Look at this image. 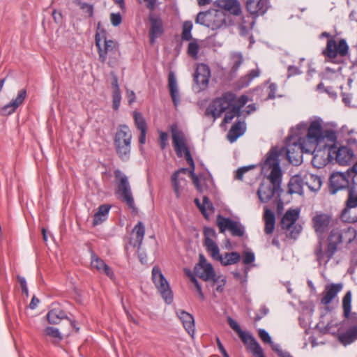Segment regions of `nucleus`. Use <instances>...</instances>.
I'll return each mask as SVG.
<instances>
[{
    "label": "nucleus",
    "mask_w": 357,
    "mask_h": 357,
    "mask_svg": "<svg viewBox=\"0 0 357 357\" xmlns=\"http://www.w3.org/2000/svg\"><path fill=\"white\" fill-rule=\"evenodd\" d=\"M44 333L45 335L52 337L53 339L54 343H58L63 339V337L59 329L54 327L48 326L45 328L44 330Z\"/></svg>",
    "instance_id": "obj_45"
},
{
    "label": "nucleus",
    "mask_w": 357,
    "mask_h": 357,
    "mask_svg": "<svg viewBox=\"0 0 357 357\" xmlns=\"http://www.w3.org/2000/svg\"><path fill=\"white\" fill-rule=\"evenodd\" d=\"M195 202L205 218H208V216L213 213L214 208L213 204L206 196L203 197L202 204L198 199H195Z\"/></svg>",
    "instance_id": "obj_42"
},
{
    "label": "nucleus",
    "mask_w": 357,
    "mask_h": 357,
    "mask_svg": "<svg viewBox=\"0 0 357 357\" xmlns=\"http://www.w3.org/2000/svg\"><path fill=\"white\" fill-rule=\"evenodd\" d=\"M259 73L260 72L259 69H253L250 70L249 74L243 78L246 79L245 82H243V85H248L254 78L257 77L259 75Z\"/></svg>",
    "instance_id": "obj_57"
},
{
    "label": "nucleus",
    "mask_w": 357,
    "mask_h": 357,
    "mask_svg": "<svg viewBox=\"0 0 357 357\" xmlns=\"http://www.w3.org/2000/svg\"><path fill=\"white\" fill-rule=\"evenodd\" d=\"M298 209H289L286 211L281 220V227L283 229H290L299 217Z\"/></svg>",
    "instance_id": "obj_33"
},
{
    "label": "nucleus",
    "mask_w": 357,
    "mask_h": 357,
    "mask_svg": "<svg viewBox=\"0 0 357 357\" xmlns=\"http://www.w3.org/2000/svg\"><path fill=\"white\" fill-rule=\"evenodd\" d=\"M111 206L108 204L100 205L97 212L94 214L93 225L96 226L107 220Z\"/></svg>",
    "instance_id": "obj_40"
},
{
    "label": "nucleus",
    "mask_w": 357,
    "mask_h": 357,
    "mask_svg": "<svg viewBox=\"0 0 357 357\" xmlns=\"http://www.w3.org/2000/svg\"><path fill=\"white\" fill-rule=\"evenodd\" d=\"M262 172L268 174L266 181L261 182L257 195L261 202H268L275 194L282 191L281 182L282 173L280 166L279 153L275 149H271L267 158L261 165Z\"/></svg>",
    "instance_id": "obj_1"
},
{
    "label": "nucleus",
    "mask_w": 357,
    "mask_h": 357,
    "mask_svg": "<svg viewBox=\"0 0 357 357\" xmlns=\"http://www.w3.org/2000/svg\"><path fill=\"white\" fill-rule=\"evenodd\" d=\"M263 218L265 222V234H271L274 231L275 225V216L274 213L267 207H264Z\"/></svg>",
    "instance_id": "obj_39"
},
{
    "label": "nucleus",
    "mask_w": 357,
    "mask_h": 357,
    "mask_svg": "<svg viewBox=\"0 0 357 357\" xmlns=\"http://www.w3.org/2000/svg\"><path fill=\"white\" fill-rule=\"evenodd\" d=\"M255 256L254 252L250 250H245L243 253V263L245 265L255 261Z\"/></svg>",
    "instance_id": "obj_54"
},
{
    "label": "nucleus",
    "mask_w": 357,
    "mask_h": 357,
    "mask_svg": "<svg viewBox=\"0 0 357 357\" xmlns=\"http://www.w3.org/2000/svg\"><path fill=\"white\" fill-rule=\"evenodd\" d=\"M355 237V231L351 228L347 229H333L327 238V247L323 248V236L316 245L314 253L319 265H326L338 249L339 245L345 239L348 243Z\"/></svg>",
    "instance_id": "obj_4"
},
{
    "label": "nucleus",
    "mask_w": 357,
    "mask_h": 357,
    "mask_svg": "<svg viewBox=\"0 0 357 357\" xmlns=\"http://www.w3.org/2000/svg\"><path fill=\"white\" fill-rule=\"evenodd\" d=\"M352 326L344 333L339 335L338 339L344 345L352 343L357 339V314L354 313L349 319Z\"/></svg>",
    "instance_id": "obj_20"
},
{
    "label": "nucleus",
    "mask_w": 357,
    "mask_h": 357,
    "mask_svg": "<svg viewBox=\"0 0 357 357\" xmlns=\"http://www.w3.org/2000/svg\"><path fill=\"white\" fill-rule=\"evenodd\" d=\"M204 245L206 248L207 252L209 254L213 252L214 254L218 253V246L214 241V238H216V233L212 228H205L204 230Z\"/></svg>",
    "instance_id": "obj_29"
},
{
    "label": "nucleus",
    "mask_w": 357,
    "mask_h": 357,
    "mask_svg": "<svg viewBox=\"0 0 357 357\" xmlns=\"http://www.w3.org/2000/svg\"><path fill=\"white\" fill-rule=\"evenodd\" d=\"M151 278L155 288L165 302L167 304L172 303L173 301L172 291L168 281L158 266H155L152 268Z\"/></svg>",
    "instance_id": "obj_11"
},
{
    "label": "nucleus",
    "mask_w": 357,
    "mask_h": 357,
    "mask_svg": "<svg viewBox=\"0 0 357 357\" xmlns=\"http://www.w3.org/2000/svg\"><path fill=\"white\" fill-rule=\"evenodd\" d=\"M190 175L192 180L193 184L195 185L197 190L200 192H204L209 188L210 184L212 183L211 179L200 176H197L195 174V169H190Z\"/></svg>",
    "instance_id": "obj_31"
},
{
    "label": "nucleus",
    "mask_w": 357,
    "mask_h": 357,
    "mask_svg": "<svg viewBox=\"0 0 357 357\" xmlns=\"http://www.w3.org/2000/svg\"><path fill=\"white\" fill-rule=\"evenodd\" d=\"M114 174L115 177L119 180L118 192L121 194L123 201L126 203L130 208L135 209V202L128 177L122 174L120 170H116Z\"/></svg>",
    "instance_id": "obj_15"
},
{
    "label": "nucleus",
    "mask_w": 357,
    "mask_h": 357,
    "mask_svg": "<svg viewBox=\"0 0 357 357\" xmlns=\"http://www.w3.org/2000/svg\"><path fill=\"white\" fill-rule=\"evenodd\" d=\"M301 72L298 68L294 66H289L287 69V77H290L301 74Z\"/></svg>",
    "instance_id": "obj_63"
},
{
    "label": "nucleus",
    "mask_w": 357,
    "mask_h": 357,
    "mask_svg": "<svg viewBox=\"0 0 357 357\" xmlns=\"http://www.w3.org/2000/svg\"><path fill=\"white\" fill-rule=\"evenodd\" d=\"M323 146L324 149H326L327 148L329 149L330 147V146L326 144H324ZM310 154H313L312 164L314 167L321 168L326 165L327 162V158H325L326 150L317 149V148L314 153H310Z\"/></svg>",
    "instance_id": "obj_38"
},
{
    "label": "nucleus",
    "mask_w": 357,
    "mask_h": 357,
    "mask_svg": "<svg viewBox=\"0 0 357 357\" xmlns=\"http://www.w3.org/2000/svg\"><path fill=\"white\" fill-rule=\"evenodd\" d=\"M132 132L126 125H120L114 135V144L116 154L123 161L129 160L131 152Z\"/></svg>",
    "instance_id": "obj_5"
},
{
    "label": "nucleus",
    "mask_w": 357,
    "mask_h": 357,
    "mask_svg": "<svg viewBox=\"0 0 357 357\" xmlns=\"http://www.w3.org/2000/svg\"><path fill=\"white\" fill-rule=\"evenodd\" d=\"M352 171L354 175L352 178V185L350 188L357 189V162L353 165Z\"/></svg>",
    "instance_id": "obj_64"
},
{
    "label": "nucleus",
    "mask_w": 357,
    "mask_h": 357,
    "mask_svg": "<svg viewBox=\"0 0 357 357\" xmlns=\"http://www.w3.org/2000/svg\"><path fill=\"white\" fill-rule=\"evenodd\" d=\"M332 222V216L328 213L315 212L312 217V225L319 239L328 229Z\"/></svg>",
    "instance_id": "obj_16"
},
{
    "label": "nucleus",
    "mask_w": 357,
    "mask_h": 357,
    "mask_svg": "<svg viewBox=\"0 0 357 357\" xmlns=\"http://www.w3.org/2000/svg\"><path fill=\"white\" fill-rule=\"evenodd\" d=\"M145 226L142 222H138L132 229L130 243L134 247L139 248L143 242Z\"/></svg>",
    "instance_id": "obj_28"
},
{
    "label": "nucleus",
    "mask_w": 357,
    "mask_h": 357,
    "mask_svg": "<svg viewBox=\"0 0 357 357\" xmlns=\"http://www.w3.org/2000/svg\"><path fill=\"white\" fill-rule=\"evenodd\" d=\"M210 255L214 260L220 261L223 266L237 264L241 259V255L237 252H227L223 256L221 255L219 248L217 254L212 252Z\"/></svg>",
    "instance_id": "obj_24"
},
{
    "label": "nucleus",
    "mask_w": 357,
    "mask_h": 357,
    "mask_svg": "<svg viewBox=\"0 0 357 357\" xmlns=\"http://www.w3.org/2000/svg\"><path fill=\"white\" fill-rule=\"evenodd\" d=\"M245 130V124L238 122L232 126L227 134V139L230 142H234Z\"/></svg>",
    "instance_id": "obj_41"
},
{
    "label": "nucleus",
    "mask_w": 357,
    "mask_h": 357,
    "mask_svg": "<svg viewBox=\"0 0 357 357\" xmlns=\"http://www.w3.org/2000/svg\"><path fill=\"white\" fill-rule=\"evenodd\" d=\"M258 334L261 340L268 344H271V337H270L269 334L264 329H259Z\"/></svg>",
    "instance_id": "obj_59"
},
{
    "label": "nucleus",
    "mask_w": 357,
    "mask_h": 357,
    "mask_svg": "<svg viewBox=\"0 0 357 357\" xmlns=\"http://www.w3.org/2000/svg\"><path fill=\"white\" fill-rule=\"evenodd\" d=\"M91 266L92 269H96L99 273H103L110 279H114V273L109 266L95 253L92 252L91 259Z\"/></svg>",
    "instance_id": "obj_26"
},
{
    "label": "nucleus",
    "mask_w": 357,
    "mask_h": 357,
    "mask_svg": "<svg viewBox=\"0 0 357 357\" xmlns=\"http://www.w3.org/2000/svg\"><path fill=\"white\" fill-rule=\"evenodd\" d=\"M243 63V56L240 53H233L230 57V64L231 65V71L235 73L241 63Z\"/></svg>",
    "instance_id": "obj_47"
},
{
    "label": "nucleus",
    "mask_w": 357,
    "mask_h": 357,
    "mask_svg": "<svg viewBox=\"0 0 357 357\" xmlns=\"http://www.w3.org/2000/svg\"><path fill=\"white\" fill-rule=\"evenodd\" d=\"M304 172H300L293 176L289 182V192L291 194L296 193L302 195L305 185Z\"/></svg>",
    "instance_id": "obj_30"
},
{
    "label": "nucleus",
    "mask_w": 357,
    "mask_h": 357,
    "mask_svg": "<svg viewBox=\"0 0 357 357\" xmlns=\"http://www.w3.org/2000/svg\"><path fill=\"white\" fill-rule=\"evenodd\" d=\"M277 91V85L275 84H271L268 87V97L270 99H273L275 98V94Z\"/></svg>",
    "instance_id": "obj_62"
},
{
    "label": "nucleus",
    "mask_w": 357,
    "mask_h": 357,
    "mask_svg": "<svg viewBox=\"0 0 357 357\" xmlns=\"http://www.w3.org/2000/svg\"><path fill=\"white\" fill-rule=\"evenodd\" d=\"M210 77L209 67L204 63L198 64L194 74V81L199 91L204 90L208 87Z\"/></svg>",
    "instance_id": "obj_17"
},
{
    "label": "nucleus",
    "mask_w": 357,
    "mask_h": 357,
    "mask_svg": "<svg viewBox=\"0 0 357 357\" xmlns=\"http://www.w3.org/2000/svg\"><path fill=\"white\" fill-rule=\"evenodd\" d=\"M248 102V98L242 95L237 98L235 93L227 91L213 99L206 108L205 114L213 120L220 117L225 112L222 124L229 123L234 117L240 115L241 109Z\"/></svg>",
    "instance_id": "obj_2"
},
{
    "label": "nucleus",
    "mask_w": 357,
    "mask_h": 357,
    "mask_svg": "<svg viewBox=\"0 0 357 357\" xmlns=\"http://www.w3.org/2000/svg\"><path fill=\"white\" fill-rule=\"evenodd\" d=\"M229 18V17L224 11L213 9L199 13L195 22L212 30H216L226 26Z\"/></svg>",
    "instance_id": "obj_8"
},
{
    "label": "nucleus",
    "mask_w": 357,
    "mask_h": 357,
    "mask_svg": "<svg viewBox=\"0 0 357 357\" xmlns=\"http://www.w3.org/2000/svg\"><path fill=\"white\" fill-rule=\"evenodd\" d=\"M176 315L183 324V326L188 333L193 337L195 332L194 317L190 313L178 310L176 311Z\"/></svg>",
    "instance_id": "obj_27"
},
{
    "label": "nucleus",
    "mask_w": 357,
    "mask_h": 357,
    "mask_svg": "<svg viewBox=\"0 0 357 357\" xmlns=\"http://www.w3.org/2000/svg\"><path fill=\"white\" fill-rule=\"evenodd\" d=\"M303 172L305 185L307 186L309 190L312 192H317L319 190L322 185L321 177L313 174L307 173L305 172Z\"/></svg>",
    "instance_id": "obj_34"
},
{
    "label": "nucleus",
    "mask_w": 357,
    "mask_h": 357,
    "mask_svg": "<svg viewBox=\"0 0 357 357\" xmlns=\"http://www.w3.org/2000/svg\"><path fill=\"white\" fill-rule=\"evenodd\" d=\"M307 144L302 140V137H296L291 130L287 142V157L290 163L298 165L303 161V153H314V151H308Z\"/></svg>",
    "instance_id": "obj_6"
},
{
    "label": "nucleus",
    "mask_w": 357,
    "mask_h": 357,
    "mask_svg": "<svg viewBox=\"0 0 357 357\" xmlns=\"http://www.w3.org/2000/svg\"><path fill=\"white\" fill-rule=\"evenodd\" d=\"M343 284L342 283H331L325 286L321 293V303L328 305L337 297L339 292L342 291Z\"/></svg>",
    "instance_id": "obj_19"
},
{
    "label": "nucleus",
    "mask_w": 357,
    "mask_h": 357,
    "mask_svg": "<svg viewBox=\"0 0 357 357\" xmlns=\"http://www.w3.org/2000/svg\"><path fill=\"white\" fill-rule=\"evenodd\" d=\"M195 269L196 274L204 281L211 280L215 273L213 266L207 262L203 255H199V264L195 266Z\"/></svg>",
    "instance_id": "obj_18"
},
{
    "label": "nucleus",
    "mask_w": 357,
    "mask_h": 357,
    "mask_svg": "<svg viewBox=\"0 0 357 357\" xmlns=\"http://www.w3.org/2000/svg\"><path fill=\"white\" fill-rule=\"evenodd\" d=\"M231 221V219L219 215L217 218V225L219 227L220 231L223 233L226 229H229Z\"/></svg>",
    "instance_id": "obj_51"
},
{
    "label": "nucleus",
    "mask_w": 357,
    "mask_h": 357,
    "mask_svg": "<svg viewBox=\"0 0 357 357\" xmlns=\"http://www.w3.org/2000/svg\"><path fill=\"white\" fill-rule=\"evenodd\" d=\"M188 46V54L194 59H197L198 53L200 49L199 40L197 39H192Z\"/></svg>",
    "instance_id": "obj_46"
},
{
    "label": "nucleus",
    "mask_w": 357,
    "mask_h": 357,
    "mask_svg": "<svg viewBox=\"0 0 357 357\" xmlns=\"http://www.w3.org/2000/svg\"><path fill=\"white\" fill-rule=\"evenodd\" d=\"M245 6L248 13L254 16L263 15L269 7L268 0H247Z\"/></svg>",
    "instance_id": "obj_21"
},
{
    "label": "nucleus",
    "mask_w": 357,
    "mask_h": 357,
    "mask_svg": "<svg viewBox=\"0 0 357 357\" xmlns=\"http://www.w3.org/2000/svg\"><path fill=\"white\" fill-rule=\"evenodd\" d=\"M342 308L344 316L348 320L354 313H351V292L347 291L342 299Z\"/></svg>",
    "instance_id": "obj_44"
},
{
    "label": "nucleus",
    "mask_w": 357,
    "mask_h": 357,
    "mask_svg": "<svg viewBox=\"0 0 357 357\" xmlns=\"http://www.w3.org/2000/svg\"><path fill=\"white\" fill-rule=\"evenodd\" d=\"M253 167L254 166H245L238 168L236 172L235 178L240 181L243 180V175Z\"/></svg>",
    "instance_id": "obj_56"
},
{
    "label": "nucleus",
    "mask_w": 357,
    "mask_h": 357,
    "mask_svg": "<svg viewBox=\"0 0 357 357\" xmlns=\"http://www.w3.org/2000/svg\"><path fill=\"white\" fill-rule=\"evenodd\" d=\"M47 318L50 324H57L61 320L67 319V315L65 312L57 307L50 310L47 314Z\"/></svg>",
    "instance_id": "obj_43"
},
{
    "label": "nucleus",
    "mask_w": 357,
    "mask_h": 357,
    "mask_svg": "<svg viewBox=\"0 0 357 357\" xmlns=\"http://www.w3.org/2000/svg\"><path fill=\"white\" fill-rule=\"evenodd\" d=\"M168 88L174 105L177 107L180 103V95L176 79L172 72L168 76Z\"/></svg>",
    "instance_id": "obj_32"
},
{
    "label": "nucleus",
    "mask_w": 357,
    "mask_h": 357,
    "mask_svg": "<svg viewBox=\"0 0 357 357\" xmlns=\"http://www.w3.org/2000/svg\"><path fill=\"white\" fill-rule=\"evenodd\" d=\"M349 47L344 38L331 39L327 40L326 47L322 54L326 59L333 63H340L338 57H344L349 54Z\"/></svg>",
    "instance_id": "obj_9"
},
{
    "label": "nucleus",
    "mask_w": 357,
    "mask_h": 357,
    "mask_svg": "<svg viewBox=\"0 0 357 357\" xmlns=\"http://www.w3.org/2000/svg\"><path fill=\"white\" fill-rule=\"evenodd\" d=\"M171 131L172 134L173 145L176 155L178 157L184 155L190 168L195 169V165L190 152L186 146L183 134L182 132L178 130L176 125L171 126Z\"/></svg>",
    "instance_id": "obj_12"
},
{
    "label": "nucleus",
    "mask_w": 357,
    "mask_h": 357,
    "mask_svg": "<svg viewBox=\"0 0 357 357\" xmlns=\"http://www.w3.org/2000/svg\"><path fill=\"white\" fill-rule=\"evenodd\" d=\"M338 135L349 145H356L357 140L355 135H357V131L354 129L349 128L347 126H343L338 131Z\"/></svg>",
    "instance_id": "obj_37"
},
{
    "label": "nucleus",
    "mask_w": 357,
    "mask_h": 357,
    "mask_svg": "<svg viewBox=\"0 0 357 357\" xmlns=\"http://www.w3.org/2000/svg\"><path fill=\"white\" fill-rule=\"evenodd\" d=\"M189 171L187 168H181L172 176V186L177 198L180 197L181 192L186 185L185 179L181 174H185Z\"/></svg>",
    "instance_id": "obj_25"
},
{
    "label": "nucleus",
    "mask_w": 357,
    "mask_h": 357,
    "mask_svg": "<svg viewBox=\"0 0 357 357\" xmlns=\"http://www.w3.org/2000/svg\"><path fill=\"white\" fill-rule=\"evenodd\" d=\"M26 97V91L22 89L18 91L17 96L9 103L4 105L0 109V114L3 116H7L13 114L22 103Z\"/></svg>",
    "instance_id": "obj_22"
},
{
    "label": "nucleus",
    "mask_w": 357,
    "mask_h": 357,
    "mask_svg": "<svg viewBox=\"0 0 357 357\" xmlns=\"http://www.w3.org/2000/svg\"><path fill=\"white\" fill-rule=\"evenodd\" d=\"M193 25L191 21H185L183 24V30L181 37L183 40H190L192 39L191 31Z\"/></svg>",
    "instance_id": "obj_48"
},
{
    "label": "nucleus",
    "mask_w": 357,
    "mask_h": 357,
    "mask_svg": "<svg viewBox=\"0 0 357 357\" xmlns=\"http://www.w3.org/2000/svg\"><path fill=\"white\" fill-rule=\"evenodd\" d=\"M151 29L149 32L150 42L151 44L155 43L156 38L163 33L162 22L160 18L151 17Z\"/></svg>",
    "instance_id": "obj_35"
},
{
    "label": "nucleus",
    "mask_w": 357,
    "mask_h": 357,
    "mask_svg": "<svg viewBox=\"0 0 357 357\" xmlns=\"http://www.w3.org/2000/svg\"><path fill=\"white\" fill-rule=\"evenodd\" d=\"M229 326L237 333L242 342L247 346L248 350L257 357H265L264 351L255 337L249 333L241 330L239 324L231 317L227 318Z\"/></svg>",
    "instance_id": "obj_10"
},
{
    "label": "nucleus",
    "mask_w": 357,
    "mask_h": 357,
    "mask_svg": "<svg viewBox=\"0 0 357 357\" xmlns=\"http://www.w3.org/2000/svg\"><path fill=\"white\" fill-rule=\"evenodd\" d=\"M296 137H302L309 149L308 151H314L319 145L328 139L334 142L336 139L335 133L331 130H323L322 121L321 119H314L310 122H301L296 127L291 129Z\"/></svg>",
    "instance_id": "obj_3"
},
{
    "label": "nucleus",
    "mask_w": 357,
    "mask_h": 357,
    "mask_svg": "<svg viewBox=\"0 0 357 357\" xmlns=\"http://www.w3.org/2000/svg\"><path fill=\"white\" fill-rule=\"evenodd\" d=\"M219 6L225 11L234 15H238L241 13V6L238 0H221Z\"/></svg>",
    "instance_id": "obj_36"
},
{
    "label": "nucleus",
    "mask_w": 357,
    "mask_h": 357,
    "mask_svg": "<svg viewBox=\"0 0 357 357\" xmlns=\"http://www.w3.org/2000/svg\"><path fill=\"white\" fill-rule=\"evenodd\" d=\"M233 236H243L244 234V227L238 222L232 220L229 229Z\"/></svg>",
    "instance_id": "obj_52"
},
{
    "label": "nucleus",
    "mask_w": 357,
    "mask_h": 357,
    "mask_svg": "<svg viewBox=\"0 0 357 357\" xmlns=\"http://www.w3.org/2000/svg\"><path fill=\"white\" fill-rule=\"evenodd\" d=\"M328 155L335 157L336 162L340 165H347L351 163L354 159V152L351 148L347 146L339 147L330 146L328 149Z\"/></svg>",
    "instance_id": "obj_14"
},
{
    "label": "nucleus",
    "mask_w": 357,
    "mask_h": 357,
    "mask_svg": "<svg viewBox=\"0 0 357 357\" xmlns=\"http://www.w3.org/2000/svg\"><path fill=\"white\" fill-rule=\"evenodd\" d=\"M340 218L345 222H357V189L349 188L347 206L342 211Z\"/></svg>",
    "instance_id": "obj_13"
},
{
    "label": "nucleus",
    "mask_w": 357,
    "mask_h": 357,
    "mask_svg": "<svg viewBox=\"0 0 357 357\" xmlns=\"http://www.w3.org/2000/svg\"><path fill=\"white\" fill-rule=\"evenodd\" d=\"M254 21L250 18V16L243 17L242 18V22L239 27L243 33L247 32L248 29H251L254 26Z\"/></svg>",
    "instance_id": "obj_53"
},
{
    "label": "nucleus",
    "mask_w": 357,
    "mask_h": 357,
    "mask_svg": "<svg viewBox=\"0 0 357 357\" xmlns=\"http://www.w3.org/2000/svg\"><path fill=\"white\" fill-rule=\"evenodd\" d=\"M168 140V135L165 132H160L159 143L161 149H165Z\"/></svg>",
    "instance_id": "obj_61"
},
{
    "label": "nucleus",
    "mask_w": 357,
    "mask_h": 357,
    "mask_svg": "<svg viewBox=\"0 0 357 357\" xmlns=\"http://www.w3.org/2000/svg\"><path fill=\"white\" fill-rule=\"evenodd\" d=\"M213 281V284L216 285V291L218 292H222L224 289V286L226 283V278L222 275H216L214 274V277L211 279Z\"/></svg>",
    "instance_id": "obj_50"
},
{
    "label": "nucleus",
    "mask_w": 357,
    "mask_h": 357,
    "mask_svg": "<svg viewBox=\"0 0 357 357\" xmlns=\"http://www.w3.org/2000/svg\"><path fill=\"white\" fill-rule=\"evenodd\" d=\"M349 174L335 172L330 178L331 191L335 194L337 190L349 185Z\"/></svg>",
    "instance_id": "obj_23"
},
{
    "label": "nucleus",
    "mask_w": 357,
    "mask_h": 357,
    "mask_svg": "<svg viewBox=\"0 0 357 357\" xmlns=\"http://www.w3.org/2000/svg\"><path fill=\"white\" fill-rule=\"evenodd\" d=\"M111 23L113 26H119L122 21V17L120 13H112L110 15Z\"/></svg>",
    "instance_id": "obj_60"
},
{
    "label": "nucleus",
    "mask_w": 357,
    "mask_h": 357,
    "mask_svg": "<svg viewBox=\"0 0 357 357\" xmlns=\"http://www.w3.org/2000/svg\"><path fill=\"white\" fill-rule=\"evenodd\" d=\"M78 5L80 8L89 17H91L93 13V8L91 5L86 3L79 2Z\"/></svg>",
    "instance_id": "obj_58"
},
{
    "label": "nucleus",
    "mask_w": 357,
    "mask_h": 357,
    "mask_svg": "<svg viewBox=\"0 0 357 357\" xmlns=\"http://www.w3.org/2000/svg\"><path fill=\"white\" fill-rule=\"evenodd\" d=\"M133 117L135 119V126H137V129L139 131L146 130V123L143 115L139 112H134Z\"/></svg>",
    "instance_id": "obj_49"
},
{
    "label": "nucleus",
    "mask_w": 357,
    "mask_h": 357,
    "mask_svg": "<svg viewBox=\"0 0 357 357\" xmlns=\"http://www.w3.org/2000/svg\"><path fill=\"white\" fill-rule=\"evenodd\" d=\"M121 96L120 91H113L112 93V107L114 110H118L121 104Z\"/></svg>",
    "instance_id": "obj_55"
},
{
    "label": "nucleus",
    "mask_w": 357,
    "mask_h": 357,
    "mask_svg": "<svg viewBox=\"0 0 357 357\" xmlns=\"http://www.w3.org/2000/svg\"><path fill=\"white\" fill-rule=\"evenodd\" d=\"M95 40L100 61L105 63L108 59L109 66L114 64L119 55L118 44L114 40L106 39L98 33L96 34Z\"/></svg>",
    "instance_id": "obj_7"
}]
</instances>
